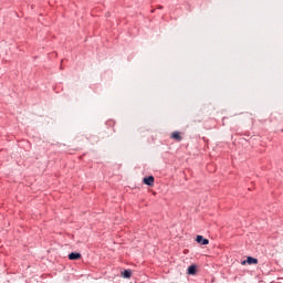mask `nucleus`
Segmentation results:
<instances>
[{
    "instance_id": "nucleus-1",
    "label": "nucleus",
    "mask_w": 283,
    "mask_h": 283,
    "mask_svg": "<svg viewBox=\"0 0 283 283\" xmlns=\"http://www.w3.org/2000/svg\"><path fill=\"white\" fill-rule=\"evenodd\" d=\"M170 138L172 140H176L177 143H180L182 140V135L180 134V132L176 130L170 134Z\"/></svg>"
},
{
    "instance_id": "nucleus-2",
    "label": "nucleus",
    "mask_w": 283,
    "mask_h": 283,
    "mask_svg": "<svg viewBox=\"0 0 283 283\" xmlns=\"http://www.w3.org/2000/svg\"><path fill=\"white\" fill-rule=\"evenodd\" d=\"M154 176H149L143 179L144 185H147L148 187H154Z\"/></svg>"
},
{
    "instance_id": "nucleus-3",
    "label": "nucleus",
    "mask_w": 283,
    "mask_h": 283,
    "mask_svg": "<svg viewBox=\"0 0 283 283\" xmlns=\"http://www.w3.org/2000/svg\"><path fill=\"white\" fill-rule=\"evenodd\" d=\"M196 242H198V244L207 245L209 244V239H205L202 235H197Z\"/></svg>"
},
{
    "instance_id": "nucleus-4",
    "label": "nucleus",
    "mask_w": 283,
    "mask_h": 283,
    "mask_svg": "<svg viewBox=\"0 0 283 283\" xmlns=\"http://www.w3.org/2000/svg\"><path fill=\"white\" fill-rule=\"evenodd\" d=\"M242 264H258V259L253 258V256H248V259L245 261H242Z\"/></svg>"
},
{
    "instance_id": "nucleus-5",
    "label": "nucleus",
    "mask_w": 283,
    "mask_h": 283,
    "mask_svg": "<svg viewBox=\"0 0 283 283\" xmlns=\"http://www.w3.org/2000/svg\"><path fill=\"white\" fill-rule=\"evenodd\" d=\"M82 255L78 252H72L69 254V260H81Z\"/></svg>"
},
{
    "instance_id": "nucleus-6",
    "label": "nucleus",
    "mask_w": 283,
    "mask_h": 283,
    "mask_svg": "<svg viewBox=\"0 0 283 283\" xmlns=\"http://www.w3.org/2000/svg\"><path fill=\"white\" fill-rule=\"evenodd\" d=\"M122 276L125 277L126 280H129V277H132V270H125L122 273Z\"/></svg>"
},
{
    "instance_id": "nucleus-7",
    "label": "nucleus",
    "mask_w": 283,
    "mask_h": 283,
    "mask_svg": "<svg viewBox=\"0 0 283 283\" xmlns=\"http://www.w3.org/2000/svg\"><path fill=\"white\" fill-rule=\"evenodd\" d=\"M196 271H197L196 265H190V266L188 268V274H189V275H196Z\"/></svg>"
}]
</instances>
